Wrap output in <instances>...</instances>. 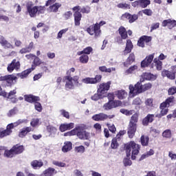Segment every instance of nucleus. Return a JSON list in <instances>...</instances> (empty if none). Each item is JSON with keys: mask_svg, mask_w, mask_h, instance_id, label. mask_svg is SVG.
I'll return each mask as SVG.
<instances>
[{"mask_svg": "<svg viewBox=\"0 0 176 176\" xmlns=\"http://www.w3.org/2000/svg\"><path fill=\"white\" fill-rule=\"evenodd\" d=\"M160 108L161 109L160 113L157 114L156 118H162V116H165V115H167V113H168V107L163 106L161 103Z\"/></svg>", "mask_w": 176, "mask_h": 176, "instance_id": "obj_29", "label": "nucleus"}, {"mask_svg": "<svg viewBox=\"0 0 176 176\" xmlns=\"http://www.w3.org/2000/svg\"><path fill=\"white\" fill-rule=\"evenodd\" d=\"M31 131H32V128L31 126L24 127L19 132V137H20V138H24V137H25L28 133H31Z\"/></svg>", "mask_w": 176, "mask_h": 176, "instance_id": "obj_25", "label": "nucleus"}, {"mask_svg": "<svg viewBox=\"0 0 176 176\" xmlns=\"http://www.w3.org/2000/svg\"><path fill=\"white\" fill-rule=\"evenodd\" d=\"M107 114L104 113L95 114L92 116V119L95 120V122H104V120H107Z\"/></svg>", "mask_w": 176, "mask_h": 176, "instance_id": "obj_20", "label": "nucleus"}, {"mask_svg": "<svg viewBox=\"0 0 176 176\" xmlns=\"http://www.w3.org/2000/svg\"><path fill=\"white\" fill-rule=\"evenodd\" d=\"M118 32L122 38V39H126L127 38V31L124 27L121 26Z\"/></svg>", "mask_w": 176, "mask_h": 176, "instance_id": "obj_39", "label": "nucleus"}, {"mask_svg": "<svg viewBox=\"0 0 176 176\" xmlns=\"http://www.w3.org/2000/svg\"><path fill=\"white\" fill-rule=\"evenodd\" d=\"M111 85H112V82L111 81L100 83L98 88L97 93H100V94L105 96V94L108 93V90L111 89Z\"/></svg>", "mask_w": 176, "mask_h": 176, "instance_id": "obj_5", "label": "nucleus"}, {"mask_svg": "<svg viewBox=\"0 0 176 176\" xmlns=\"http://www.w3.org/2000/svg\"><path fill=\"white\" fill-rule=\"evenodd\" d=\"M10 131L0 128V138H5L8 135H10Z\"/></svg>", "mask_w": 176, "mask_h": 176, "instance_id": "obj_44", "label": "nucleus"}, {"mask_svg": "<svg viewBox=\"0 0 176 176\" xmlns=\"http://www.w3.org/2000/svg\"><path fill=\"white\" fill-rule=\"evenodd\" d=\"M142 78H144L146 80H156L157 76L151 73H144Z\"/></svg>", "mask_w": 176, "mask_h": 176, "instance_id": "obj_32", "label": "nucleus"}, {"mask_svg": "<svg viewBox=\"0 0 176 176\" xmlns=\"http://www.w3.org/2000/svg\"><path fill=\"white\" fill-rule=\"evenodd\" d=\"M34 69H35V66H32L31 68L23 71L21 74H18L17 76H19V78H21V79H24V78H27L28 76V75H30V74H31V72H32V71H34Z\"/></svg>", "mask_w": 176, "mask_h": 176, "instance_id": "obj_22", "label": "nucleus"}, {"mask_svg": "<svg viewBox=\"0 0 176 176\" xmlns=\"http://www.w3.org/2000/svg\"><path fill=\"white\" fill-rule=\"evenodd\" d=\"M98 69L100 72H105L106 74H111V72L116 71L115 67L107 68L106 66H100Z\"/></svg>", "mask_w": 176, "mask_h": 176, "instance_id": "obj_33", "label": "nucleus"}, {"mask_svg": "<svg viewBox=\"0 0 176 176\" xmlns=\"http://www.w3.org/2000/svg\"><path fill=\"white\" fill-rule=\"evenodd\" d=\"M135 131H137V124H129L128 128V135L129 138H133V137H134Z\"/></svg>", "mask_w": 176, "mask_h": 176, "instance_id": "obj_19", "label": "nucleus"}, {"mask_svg": "<svg viewBox=\"0 0 176 176\" xmlns=\"http://www.w3.org/2000/svg\"><path fill=\"white\" fill-rule=\"evenodd\" d=\"M155 118V115L148 114L146 117L143 119L142 124L144 126H148L149 123H152L153 122V118Z\"/></svg>", "mask_w": 176, "mask_h": 176, "instance_id": "obj_30", "label": "nucleus"}, {"mask_svg": "<svg viewBox=\"0 0 176 176\" xmlns=\"http://www.w3.org/2000/svg\"><path fill=\"white\" fill-rule=\"evenodd\" d=\"M141 146L140 144L135 143L134 141H131L124 144V149L126 153L127 157L131 156L132 160H135L138 153H140V149Z\"/></svg>", "mask_w": 176, "mask_h": 176, "instance_id": "obj_2", "label": "nucleus"}, {"mask_svg": "<svg viewBox=\"0 0 176 176\" xmlns=\"http://www.w3.org/2000/svg\"><path fill=\"white\" fill-rule=\"evenodd\" d=\"M142 82H144V80H140L135 85H129V97L131 98H134L135 96H138V94H141V93H144V91L152 89V84L151 82L142 85Z\"/></svg>", "mask_w": 176, "mask_h": 176, "instance_id": "obj_1", "label": "nucleus"}, {"mask_svg": "<svg viewBox=\"0 0 176 176\" xmlns=\"http://www.w3.org/2000/svg\"><path fill=\"white\" fill-rule=\"evenodd\" d=\"M135 61V55L133 53L130 54L129 56L126 59V62L124 63V67L133 64Z\"/></svg>", "mask_w": 176, "mask_h": 176, "instance_id": "obj_34", "label": "nucleus"}, {"mask_svg": "<svg viewBox=\"0 0 176 176\" xmlns=\"http://www.w3.org/2000/svg\"><path fill=\"white\" fill-rule=\"evenodd\" d=\"M93 52V48L91 47H87L82 51L78 52L77 53L78 56H82V54H90Z\"/></svg>", "mask_w": 176, "mask_h": 176, "instance_id": "obj_41", "label": "nucleus"}, {"mask_svg": "<svg viewBox=\"0 0 176 176\" xmlns=\"http://www.w3.org/2000/svg\"><path fill=\"white\" fill-rule=\"evenodd\" d=\"M162 137L165 138H171V131L167 129L162 133Z\"/></svg>", "mask_w": 176, "mask_h": 176, "instance_id": "obj_63", "label": "nucleus"}, {"mask_svg": "<svg viewBox=\"0 0 176 176\" xmlns=\"http://www.w3.org/2000/svg\"><path fill=\"white\" fill-rule=\"evenodd\" d=\"M104 97H105V96L97 92V94H95L91 96V100H93V101H98V100H100V98H104Z\"/></svg>", "mask_w": 176, "mask_h": 176, "instance_id": "obj_55", "label": "nucleus"}, {"mask_svg": "<svg viewBox=\"0 0 176 176\" xmlns=\"http://www.w3.org/2000/svg\"><path fill=\"white\" fill-rule=\"evenodd\" d=\"M87 31L89 35L95 34L96 38H98L101 34V30L100 29V25H98V23H96L94 26H90L87 29Z\"/></svg>", "mask_w": 176, "mask_h": 176, "instance_id": "obj_7", "label": "nucleus"}, {"mask_svg": "<svg viewBox=\"0 0 176 176\" xmlns=\"http://www.w3.org/2000/svg\"><path fill=\"white\" fill-rule=\"evenodd\" d=\"M155 57V54H152L146 57L144 60H143L141 63L142 68H145V67H149L152 61H153V58Z\"/></svg>", "mask_w": 176, "mask_h": 176, "instance_id": "obj_12", "label": "nucleus"}, {"mask_svg": "<svg viewBox=\"0 0 176 176\" xmlns=\"http://www.w3.org/2000/svg\"><path fill=\"white\" fill-rule=\"evenodd\" d=\"M30 165L34 170H38V168H41L43 166V162L42 160H33L30 163Z\"/></svg>", "mask_w": 176, "mask_h": 176, "instance_id": "obj_28", "label": "nucleus"}, {"mask_svg": "<svg viewBox=\"0 0 176 176\" xmlns=\"http://www.w3.org/2000/svg\"><path fill=\"white\" fill-rule=\"evenodd\" d=\"M155 151L153 149H150L149 151H147L146 153H144L142 155L141 160H144V159H146V157H149V156H152L154 155Z\"/></svg>", "mask_w": 176, "mask_h": 176, "instance_id": "obj_54", "label": "nucleus"}, {"mask_svg": "<svg viewBox=\"0 0 176 176\" xmlns=\"http://www.w3.org/2000/svg\"><path fill=\"white\" fill-rule=\"evenodd\" d=\"M151 41H152V37L142 36L138 41V46H140V47H145V43H149Z\"/></svg>", "mask_w": 176, "mask_h": 176, "instance_id": "obj_13", "label": "nucleus"}, {"mask_svg": "<svg viewBox=\"0 0 176 176\" xmlns=\"http://www.w3.org/2000/svg\"><path fill=\"white\" fill-rule=\"evenodd\" d=\"M138 122V113H135L131 117L129 122L131 124H137Z\"/></svg>", "mask_w": 176, "mask_h": 176, "instance_id": "obj_47", "label": "nucleus"}, {"mask_svg": "<svg viewBox=\"0 0 176 176\" xmlns=\"http://www.w3.org/2000/svg\"><path fill=\"white\" fill-rule=\"evenodd\" d=\"M57 174V171L54 168L50 167L43 172L41 176H54Z\"/></svg>", "mask_w": 176, "mask_h": 176, "instance_id": "obj_24", "label": "nucleus"}, {"mask_svg": "<svg viewBox=\"0 0 176 176\" xmlns=\"http://www.w3.org/2000/svg\"><path fill=\"white\" fill-rule=\"evenodd\" d=\"M133 47H134V46L133 45V43L131 42V40H127L126 43V47L124 51L122 52V54L124 56H127L129 53H131V51L133 50Z\"/></svg>", "mask_w": 176, "mask_h": 176, "instance_id": "obj_16", "label": "nucleus"}, {"mask_svg": "<svg viewBox=\"0 0 176 176\" xmlns=\"http://www.w3.org/2000/svg\"><path fill=\"white\" fill-rule=\"evenodd\" d=\"M14 156V152L13 151V148L10 150H6L4 152L5 157H13Z\"/></svg>", "mask_w": 176, "mask_h": 176, "instance_id": "obj_53", "label": "nucleus"}, {"mask_svg": "<svg viewBox=\"0 0 176 176\" xmlns=\"http://www.w3.org/2000/svg\"><path fill=\"white\" fill-rule=\"evenodd\" d=\"M34 47V42H31L30 43L29 45L26 47H23L22 48L19 53H21V54H24L25 53H30V52H31V50H32V48Z\"/></svg>", "mask_w": 176, "mask_h": 176, "instance_id": "obj_35", "label": "nucleus"}, {"mask_svg": "<svg viewBox=\"0 0 176 176\" xmlns=\"http://www.w3.org/2000/svg\"><path fill=\"white\" fill-rule=\"evenodd\" d=\"M132 104L133 105H141L142 104V100L138 97L133 100Z\"/></svg>", "mask_w": 176, "mask_h": 176, "instance_id": "obj_64", "label": "nucleus"}, {"mask_svg": "<svg viewBox=\"0 0 176 176\" xmlns=\"http://www.w3.org/2000/svg\"><path fill=\"white\" fill-rule=\"evenodd\" d=\"M20 68V62L14 59L11 63L8 64L7 70L8 72L12 73L14 69H19Z\"/></svg>", "mask_w": 176, "mask_h": 176, "instance_id": "obj_10", "label": "nucleus"}, {"mask_svg": "<svg viewBox=\"0 0 176 176\" xmlns=\"http://www.w3.org/2000/svg\"><path fill=\"white\" fill-rule=\"evenodd\" d=\"M161 104H162V107H166V108H168L170 105H173V104H174V97L171 96L168 98L164 102Z\"/></svg>", "mask_w": 176, "mask_h": 176, "instance_id": "obj_37", "label": "nucleus"}, {"mask_svg": "<svg viewBox=\"0 0 176 176\" xmlns=\"http://www.w3.org/2000/svg\"><path fill=\"white\" fill-rule=\"evenodd\" d=\"M47 131L50 133V137H53V135H56L57 133V129L52 125H48L47 126Z\"/></svg>", "mask_w": 176, "mask_h": 176, "instance_id": "obj_40", "label": "nucleus"}, {"mask_svg": "<svg viewBox=\"0 0 176 176\" xmlns=\"http://www.w3.org/2000/svg\"><path fill=\"white\" fill-rule=\"evenodd\" d=\"M43 61H42V60H41V58H39V57L38 56H34V59L33 60V65H32V67H34V69L36 68V67H38V65H41L43 64Z\"/></svg>", "mask_w": 176, "mask_h": 176, "instance_id": "obj_42", "label": "nucleus"}, {"mask_svg": "<svg viewBox=\"0 0 176 176\" xmlns=\"http://www.w3.org/2000/svg\"><path fill=\"white\" fill-rule=\"evenodd\" d=\"M74 126L75 124H74V122H70L69 124H61L59 126V130L61 131V133H64V131H67V130H71L72 129H74Z\"/></svg>", "mask_w": 176, "mask_h": 176, "instance_id": "obj_18", "label": "nucleus"}, {"mask_svg": "<svg viewBox=\"0 0 176 176\" xmlns=\"http://www.w3.org/2000/svg\"><path fill=\"white\" fill-rule=\"evenodd\" d=\"M101 79H102V76L97 74L94 78H84L81 80V82L82 83H85V85H97V83H100V82H101Z\"/></svg>", "mask_w": 176, "mask_h": 176, "instance_id": "obj_4", "label": "nucleus"}, {"mask_svg": "<svg viewBox=\"0 0 176 176\" xmlns=\"http://www.w3.org/2000/svg\"><path fill=\"white\" fill-rule=\"evenodd\" d=\"M79 61L81 64H87V63H89V56L83 54H81L79 57Z\"/></svg>", "mask_w": 176, "mask_h": 176, "instance_id": "obj_46", "label": "nucleus"}, {"mask_svg": "<svg viewBox=\"0 0 176 176\" xmlns=\"http://www.w3.org/2000/svg\"><path fill=\"white\" fill-rule=\"evenodd\" d=\"M80 129V126H76L73 130L64 133V137H72V135H76L78 134V130Z\"/></svg>", "mask_w": 176, "mask_h": 176, "instance_id": "obj_38", "label": "nucleus"}, {"mask_svg": "<svg viewBox=\"0 0 176 176\" xmlns=\"http://www.w3.org/2000/svg\"><path fill=\"white\" fill-rule=\"evenodd\" d=\"M41 69L43 71V72H50L49 70V67H47V63L46 62L43 63V64L41 65Z\"/></svg>", "mask_w": 176, "mask_h": 176, "instance_id": "obj_61", "label": "nucleus"}, {"mask_svg": "<svg viewBox=\"0 0 176 176\" xmlns=\"http://www.w3.org/2000/svg\"><path fill=\"white\" fill-rule=\"evenodd\" d=\"M12 151H14V155H19L20 153H23L24 151V146H19L16 144V146H14L12 148Z\"/></svg>", "mask_w": 176, "mask_h": 176, "instance_id": "obj_36", "label": "nucleus"}, {"mask_svg": "<svg viewBox=\"0 0 176 176\" xmlns=\"http://www.w3.org/2000/svg\"><path fill=\"white\" fill-rule=\"evenodd\" d=\"M120 112H121V113H123V115H126V116H130L133 115V113H135V111L128 110L126 109H121L120 110Z\"/></svg>", "mask_w": 176, "mask_h": 176, "instance_id": "obj_48", "label": "nucleus"}, {"mask_svg": "<svg viewBox=\"0 0 176 176\" xmlns=\"http://www.w3.org/2000/svg\"><path fill=\"white\" fill-rule=\"evenodd\" d=\"M34 108L36 111H37L38 112H42V109H43L42 104L40 102H35Z\"/></svg>", "mask_w": 176, "mask_h": 176, "instance_id": "obj_62", "label": "nucleus"}, {"mask_svg": "<svg viewBox=\"0 0 176 176\" xmlns=\"http://www.w3.org/2000/svg\"><path fill=\"white\" fill-rule=\"evenodd\" d=\"M172 69H173L174 73H171V72L168 70H163L162 76L164 77L167 76L168 79L174 80V79H175L176 65L173 66Z\"/></svg>", "mask_w": 176, "mask_h": 176, "instance_id": "obj_11", "label": "nucleus"}, {"mask_svg": "<svg viewBox=\"0 0 176 176\" xmlns=\"http://www.w3.org/2000/svg\"><path fill=\"white\" fill-rule=\"evenodd\" d=\"M137 69H138V66L133 65L126 69L124 74L125 75H130V74H133V72H134V71H137Z\"/></svg>", "mask_w": 176, "mask_h": 176, "instance_id": "obj_51", "label": "nucleus"}, {"mask_svg": "<svg viewBox=\"0 0 176 176\" xmlns=\"http://www.w3.org/2000/svg\"><path fill=\"white\" fill-rule=\"evenodd\" d=\"M122 105V102L120 100L109 101L103 105L104 109L105 111H109L110 109H113V108H118Z\"/></svg>", "mask_w": 176, "mask_h": 176, "instance_id": "obj_6", "label": "nucleus"}, {"mask_svg": "<svg viewBox=\"0 0 176 176\" xmlns=\"http://www.w3.org/2000/svg\"><path fill=\"white\" fill-rule=\"evenodd\" d=\"M75 25H80V21L82 20V14H74Z\"/></svg>", "mask_w": 176, "mask_h": 176, "instance_id": "obj_43", "label": "nucleus"}, {"mask_svg": "<svg viewBox=\"0 0 176 176\" xmlns=\"http://www.w3.org/2000/svg\"><path fill=\"white\" fill-rule=\"evenodd\" d=\"M52 164H54V166H56L57 167H66L67 166L65 163L56 160L52 161Z\"/></svg>", "mask_w": 176, "mask_h": 176, "instance_id": "obj_58", "label": "nucleus"}, {"mask_svg": "<svg viewBox=\"0 0 176 176\" xmlns=\"http://www.w3.org/2000/svg\"><path fill=\"white\" fill-rule=\"evenodd\" d=\"M0 45L4 47V49H14L13 45L9 43L3 36H0Z\"/></svg>", "mask_w": 176, "mask_h": 176, "instance_id": "obj_14", "label": "nucleus"}, {"mask_svg": "<svg viewBox=\"0 0 176 176\" xmlns=\"http://www.w3.org/2000/svg\"><path fill=\"white\" fill-rule=\"evenodd\" d=\"M61 8V3H55L52 6H50L48 8L47 10L50 13H57L58 12V9Z\"/></svg>", "mask_w": 176, "mask_h": 176, "instance_id": "obj_27", "label": "nucleus"}, {"mask_svg": "<svg viewBox=\"0 0 176 176\" xmlns=\"http://www.w3.org/2000/svg\"><path fill=\"white\" fill-rule=\"evenodd\" d=\"M26 8L30 17H35L36 16V13H38V7H34L32 2H28L26 5Z\"/></svg>", "mask_w": 176, "mask_h": 176, "instance_id": "obj_9", "label": "nucleus"}, {"mask_svg": "<svg viewBox=\"0 0 176 176\" xmlns=\"http://www.w3.org/2000/svg\"><path fill=\"white\" fill-rule=\"evenodd\" d=\"M144 104L146 107V108L151 109L153 108V99L152 98H147Z\"/></svg>", "mask_w": 176, "mask_h": 176, "instance_id": "obj_52", "label": "nucleus"}, {"mask_svg": "<svg viewBox=\"0 0 176 176\" xmlns=\"http://www.w3.org/2000/svg\"><path fill=\"white\" fill-rule=\"evenodd\" d=\"M23 123H27V120H19L16 122L9 124L7 126L6 130L10 131V134H12V129H14V127H17V126L23 124Z\"/></svg>", "mask_w": 176, "mask_h": 176, "instance_id": "obj_15", "label": "nucleus"}, {"mask_svg": "<svg viewBox=\"0 0 176 176\" xmlns=\"http://www.w3.org/2000/svg\"><path fill=\"white\" fill-rule=\"evenodd\" d=\"M140 141L142 146H148V144H149V138L148 136L142 135Z\"/></svg>", "mask_w": 176, "mask_h": 176, "instance_id": "obj_45", "label": "nucleus"}, {"mask_svg": "<svg viewBox=\"0 0 176 176\" xmlns=\"http://www.w3.org/2000/svg\"><path fill=\"white\" fill-rule=\"evenodd\" d=\"M25 101L27 102H35L36 101H39V97L35 96L34 95H25Z\"/></svg>", "mask_w": 176, "mask_h": 176, "instance_id": "obj_31", "label": "nucleus"}, {"mask_svg": "<svg viewBox=\"0 0 176 176\" xmlns=\"http://www.w3.org/2000/svg\"><path fill=\"white\" fill-rule=\"evenodd\" d=\"M66 32H68V28L63 29L59 31L57 34V39H61L63 38V35H64V34H65Z\"/></svg>", "mask_w": 176, "mask_h": 176, "instance_id": "obj_59", "label": "nucleus"}, {"mask_svg": "<svg viewBox=\"0 0 176 176\" xmlns=\"http://www.w3.org/2000/svg\"><path fill=\"white\" fill-rule=\"evenodd\" d=\"M115 96L118 100H124V98H127V92L123 89L118 90L115 92Z\"/></svg>", "mask_w": 176, "mask_h": 176, "instance_id": "obj_26", "label": "nucleus"}, {"mask_svg": "<svg viewBox=\"0 0 176 176\" xmlns=\"http://www.w3.org/2000/svg\"><path fill=\"white\" fill-rule=\"evenodd\" d=\"M41 124V120L39 118H33L30 122L32 127H38Z\"/></svg>", "mask_w": 176, "mask_h": 176, "instance_id": "obj_50", "label": "nucleus"}, {"mask_svg": "<svg viewBox=\"0 0 176 176\" xmlns=\"http://www.w3.org/2000/svg\"><path fill=\"white\" fill-rule=\"evenodd\" d=\"M70 151H72V142L69 141L65 142L62 147V152H63V153H67Z\"/></svg>", "mask_w": 176, "mask_h": 176, "instance_id": "obj_23", "label": "nucleus"}, {"mask_svg": "<svg viewBox=\"0 0 176 176\" xmlns=\"http://www.w3.org/2000/svg\"><path fill=\"white\" fill-rule=\"evenodd\" d=\"M16 79L17 76L14 74L0 77V80L6 82L7 83V86H12L14 83V80H16Z\"/></svg>", "mask_w": 176, "mask_h": 176, "instance_id": "obj_8", "label": "nucleus"}, {"mask_svg": "<svg viewBox=\"0 0 176 176\" xmlns=\"http://www.w3.org/2000/svg\"><path fill=\"white\" fill-rule=\"evenodd\" d=\"M77 137L80 140H89L90 139V133L86 131H77Z\"/></svg>", "mask_w": 176, "mask_h": 176, "instance_id": "obj_17", "label": "nucleus"}, {"mask_svg": "<svg viewBox=\"0 0 176 176\" xmlns=\"http://www.w3.org/2000/svg\"><path fill=\"white\" fill-rule=\"evenodd\" d=\"M141 8H146L148 5H151L149 0H139Z\"/></svg>", "mask_w": 176, "mask_h": 176, "instance_id": "obj_57", "label": "nucleus"}, {"mask_svg": "<svg viewBox=\"0 0 176 176\" xmlns=\"http://www.w3.org/2000/svg\"><path fill=\"white\" fill-rule=\"evenodd\" d=\"M175 25H176L175 20L168 19V20H164L162 22V27H168L169 30H172V28H174Z\"/></svg>", "mask_w": 176, "mask_h": 176, "instance_id": "obj_21", "label": "nucleus"}, {"mask_svg": "<svg viewBox=\"0 0 176 176\" xmlns=\"http://www.w3.org/2000/svg\"><path fill=\"white\" fill-rule=\"evenodd\" d=\"M74 151L76 153H85V148L84 146H78L74 148Z\"/></svg>", "mask_w": 176, "mask_h": 176, "instance_id": "obj_56", "label": "nucleus"}, {"mask_svg": "<svg viewBox=\"0 0 176 176\" xmlns=\"http://www.w3.org/2000/svg\"><path fill=\"white\" fill-rule=\"evenodd\" d=\"M65 78L67 80L65 85L66 90H72L75 89V83H79V76H74L73 77L68 76Z\"/></svg>", "mask_w": 176, "mask_h": 176, "instance_id": "obj_3", "label": "nucleus"}, {"mask_svg": "<svg viewBox=\"0 0 176 176\" xmlns=\"http://www.w3.org/2000/svg\"><path fill=\"white\" fill-rule=\"evenodd\" d=\"M59 113L64 118H66V119H69V112L66 110L61 109L59 111Z\"/></svg>", "mask_w": 176, "mask_h": 176, "instance_id": "obj_60", "label": "nucleus"}, {"mask_svg": "<svg viewBox=\"0 0 176 176\" xmlns=\"http://www.w3.org/2000/svg\"><path fill=\"white\" fill-rule=\"evenodd\" d=\"M154 64H155L157 71H162V65H163V63L162 61H160L157 58H155Z\"/></svg>", "mask_w": 176, "mask_h": 176, "instance_id": "obj_49", "label": "nucleus"}]
</instances>
